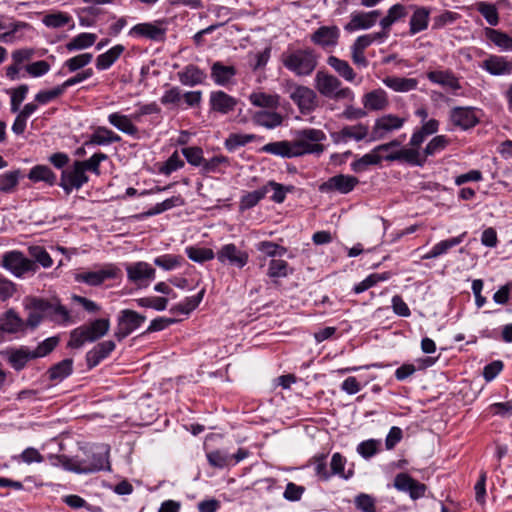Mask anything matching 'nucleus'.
Wrapping results in <instances>:
<instances>
[{
    "label": "nucleus",
    "instance_id": "f3484780",
    "mask_svg": "<svg viewBox=\"0 0 512 512\" xmlns=\"http://www.w3.org/2000/svg\"><path fill=\"white\" fill-rule=\"evenodd\" d=\"M380 15L381 12L379 10L353 12L351 13L350 21L344 26V29L348 32L369 29L375 25Z\"/></svg>",
    "mask_w": 512,
    "mask_h": 512
},
{
    "label": "nucleus",
    "instance_id": "423d86ee",
    "mask_svg": "<svg viewBox=\"0 0 512 512\" xmlns=\"http://www.w3.org/2000/svg\"><path fill=\"white\" fill-rule=\"evenodd\" d=\"M88 181V175L79 160H76L70 167L62 170L58 185L69 195L73 190H79Z\"/></svg>",
    "mask_w": 512,
    "mask_h": 512
},
{
    "label": "nucleus",
    "instance_id": "37998d69",
    "mask_svg": "<svg viewBox=\"0 0 512 512\" xmlns=\"http://www.w3.org/2000/svg\"><path fill=\"white\" fill-rule=\"evenodd\" d=\"M385 156H381L378 154L375 149H373L371 152L363 155L359 159L355 160L351 163L352 170L355 172H363L365 171L369 166L371 165H378L381 163L382 160H386Z\"/></svg>",
    "mask_w": 512,
    "mask_h": 512
},
{
    "label": "nucleus",
    "instance_id": "5fc2aeb1",
    "mask_svg": "<svg viewBox=\"0 0 512 512\" xmlns=\"http://www.w3.org/2000/svg\"><path fill=\"white\" fill-rule=\"evenodd\" d=\"M205 290L202 289L197 295L187 297L183 302L171 308V312H179L181 314H189L201 303Z\"/></svg>",
    "mask_w": 512,
    "mask_h": 512
},
{
    "label": "nucleus",
    "instance_id": "bf43d9fd",
    "mask_svg": "<svg viewBox=\"0 0 512 512\" xmlns=\"http://www.w3.org/2000/svg\"><path fill=\"white\" fill-rule=\"evenodd\" d=\"M185 252L190 260L198 263L212 260L216 255L210 248H199L194 246L187 247Z\"/></svg>",
    "mask_w": 512,
    "mask_h": 512
},
{
    "label": "nucleus",
    "instance_id": "7c9ffc66",
    "mask_svg": "<svg viewBox=\"0 0 512 512\" xmlns=\"http://www.w3.org/2000/svg\"><path fill=\"white\" fill-rule=\"evenodd\" d=\"M427 78L432 83L450 88L452 90H459L461 88L458 78L450 70H435L427 73Z\"/></svg>",
    "mask_w": 512,
    "mask_h": 512
},
{
    "label": "nucleus",
    "instance_id": "603ef678",
    "mask_svg": "<svg viewBox=\"0 0 512 512\" xmlns=\"http://www.w3.org/2000/svg\"><path fill=\"white\" fill-rule=\"evenodd\" d=\"M390 278V273H373L367 276L363 281L356 284L353 288L354 293L360 294L369 288L375 286L379 282L386 281Z\"/></svg>",
    "mask_w": 512,
    "mask_h": 512
},
{
    "label": "nucleus",
    "instance_id": "a19ab883",
    "mask_svg": "<svg viewBox=\"0 0 512 512\" xmlns=\"http://www.w3.org/2000/svg\"><path fill=\"white\" fill-rule=\"evenodd\" d=\"M484 33L486 38L501 50L507 51L512 48V37L507 33L493 28H485Z\"/></svg>",
    "mask_w": 512,
    "mask_h": 512
},
{
    "label": "nucleus",
    "instance_id": "20e7f679",
    "mask_svg": "<svg viewBox=\"0 0 512 512\" xmlns=\"http://www.w3.org/2000/svg\"><path fill=\"white\" fill-rule=\"evenodd\" d=\"M110 329L109 319H96L89 324L75 328L70 333L68 346L78 349L86 342H94L105 336Z\"/></svg>",
    "mask_w": 512,
    "mask_h": 512
},
{
    "label": "nucleus",
    "instance_id": "9d476101",
    "mask_svg": "<svg viewBox=\"0 0 512 512\" xmlns=\"http://www.w3.org/2000/svg\"><path fill=\"white\" fill-rule=\"evenodd\" d=\"M24 308L28 311V316L25 322V328H37L46 317L47 300L38 297H26L24 299Z\"/></svg>",
    "mask_w": 512,
    "mask_h": 512
},
{
    "label": "nucleus",
    "instance_id": "58836bf2",
    "mask_svg": "<svg viewBox=\"0 0 512 512\" xmlns=\"http://www.w3.org/2000/svg\"><path fill=\"white\" fill-rule=\"evenodd\" d=\"M123 45H115L107 52L100 54L96 59V68L98 70H106L110 68L114 62L121 56L124 51Z\"/></svg>",
    "mask_w": 512,
    "mask_h": 512
},
{
    "label": "nucleus",
    "instance_id": "6e6d98bb",
    "mask_svg": "<svg viewBox=\"0 0 512 512\" xmlns=\"http://www.w3.org/2000/svg\"><path fill=\"white\" fill-rule=\"evenodd\" d=\"M183 257L174 254H164L154 259V264L165 271L174 270L182 265Z\"/></svg>",
    "mask_w": 512,
    "mask_h": 512
},
{
    "label": "nucleus",
    "instance_id": "a878e982",
    "mask_svg": "<svg viewBox=\"0 0 512 512\" xmlns=\"http://www.w3.org/2000/svg\"><path fill=\"white\" fill-rule=\"evenodd\" d=\"M209 103L213 111L227 114L235 109L237 100L224 91L218 90L211 92Z\"/></svg>",
    "mask_w": 512,
    "mask_h": 512
},
{
    "label": "nucleus",
    "instance_id": "aec40b11",
    "mask_svg": "<svg viewBox=\"0 0 512 512\" xmlns=\"http://www.w3.org/2000/svg\"><path fill=\"white\" fill-rule=\"evenodd\" d=\"M450 120L454 126L463 130L474 127L479 119L472 107H455L450 112Z\"/></svg>",
    "mask_w": 512,
    "mask_h": 512
},
{
    "label": "nucleus",
    "instance_id": "f257e3e1",
    "mask_svg": "<svg viewBox=\"0 0 512 512\" xmlns=\"http://www.w3.org/2000/svg\"><path fill=\"white\" fill-rule=\"evenodd\" d=\"M326 134L321 129L304 128L294 131L292 140L267 143L262 151L283 158H296L304 155L320 156L325 151L323 142Z\"/></svg>",
    "mask_w": 512,
    "mask_h": 512
},
{
    "label": "nucleus",
    "instance_id": "c85d7f7f",
    "mask_svg": "<svg viewBox=\"0 0 512 512\" xmlns=\"http://www.w3.org/2000/svg\"><path fill=\"white\" fill-rule=\"evenodd\" d=\"M362 103L366 110L380 111L388 107L389 100L383 89H375L363 96Z\"/></svg>",
    "mask_w": 512,
    "mask_h": 512
},
{
    "label": "nucleus",
    "instance_id": "338daca9",
    "mask_svg": "<svg viewBox=\"0 0 512 512\" xmlns=\"http://www.w3.org/2000/svg\"><path fill=\"white\" fill-rule=\"evenodd\" d=\"M256 249L269 257L283 256L287 251L285 247L271 241L259 242L256 245Z\"/></svg>",
    "mask_w": 512,
    "mask_h": 512
},
{
    "label": "nucleus",
    "instance_id": "de8ad7c7",
    "mask_svg": "<svg viewBox=\"0 0 512 512\" xmlns=\"http://www.w3.org/2000/svg\"><path fill=\"white\" fill-rule=\"evenodd\" d=\"M31 359H35L32 357V351L26 348L13 350L8 357L9 363L17 371L22 370Z\"/></svg>",
    "mask_w": 512,
    "mask_h": 512
},
{
    "label": "nucleus",
    "instance_id": "0e129e2a",
    "mask_svg": "<svg viewBox=\"0 0 512 512\" xmlns=\"http://www.w3.org/2000/svg\"><path fill=\"white\" fill-rule=\"evenodd\" d=\"M92 59V53H82L66 60L64 62V67H66L69 72H75L87 66L92 61Z\"/></svg>",
    "mask_w": 512,
    "mask_h": 512
},
{
    "label": "nucleus",
    "instance_id": "473e14b6",
    "mask_svg": "<svg viewBox=\"0 0 512 512\" xmlns=\"http://www.w3.org/2000/svg\"><path fill=\"white\" fill-rule=\"evenodd\" d=\"M411 7L414 8V12L410 18L409 32L411 35H415L427 29L429 23L430 10L426 7Z\"/></svg>",
    "mask_w": 512,
    "mask_h": 512
},
{
    "label": "nucleus",
    "instance_id": "79ce46f5",
    "mask_svg": "<svg viewBox=\"0 0 512 512\" xmlns=\"http://www.w3.org/2000/svg\"><path fill=\"white\" fill-rule=\"evenodd\" d=\"M73 372V360L70 358L64 359L59 363L53 365L49 370V379L52 381H62L71 375Z\"/></svg>",
    "mask_w": 512,
    "mask_h": 512
},
{
    "label": "nucleus",
    "instance_id": "412c9836",
    "mask_svg": "<svg viewBox=\"0 0 512 512\" xmlns=\"http://www.w3.org/2000/svg\"><path fill=\"white\" fill-rule=\"evenodd\" d=\"M116 348L112 340L102 341L96 344L86 353V363L89 369L96 367L101 361L106 359Z\"/></svg>",
    "mask_w": 512,
    "mask_h": 512
},
{
    "label": "nucleus",
    "instance_id": "864d4df0",
    "mask_svg": "<svg viewBox=\"0 0 512 512\" xmlns=\"http://www.w3.org/2000/svg\"><path fill=\"white\" fill-rule=\"evenodd\" d=\"M21 178L20 170L8 171L0 174V192L11 193L14 191Z\"/></svg>",
    "mask_w": 512,
    "mask_h": 512
},
{
    "label": "nucleus",
    "instance_id": "e2e57ef3",
    "mask_svg": "<svg viewBox=\"0 0 512 512\" xmlns=\"http://www.w3.org/2000/svg\"><path fill=\"white\" fill-rule=\"evenodd\" d=\"M108 158V156L105 153H95L93 154L89 159L80 161L81 166L85 170V172L90 171L94 173L96 176H99L101 174L100 171V164L102 161H105Z\"/></svg>",
    "mask_w": 512,
    "mask_h": 512
},
{
    "label": "nucleus",
    "instance_id": "2eb2a0df",
    "mask_svg": "<svg viewBox=\"0 0 512 512\" xmlns=\"http://www.w3.org/2000/svg\"><path fill=\"white\" fill-rule=\"evenodd\" d=\"M130 36L143 37L152 41H163L166 35V28L163 22L139 23L133 26L129 31Z\"/></svg>",
    "mask_w": 512,
    "mask_h": 512
},
{
    "label": "nucleus",
    "instance_id": "e433bc0d",
    "mask_svg": "<svg viewBox=\"0 0 512 512\" xmlns=\"http://www.w3.org/2000/svg\"><path fill=\"white\" fill-rule=\"evenodd\" d=\"M466 232H463L462 234H460L459 236L457 237H453V238H450V239H446V240H442L440 242H438L437 244H435L432 249L424 256V259H433V258H437L445 253H447V251L457 245H459L460 243L463 242L465 236H466Z\"/></svg>",
    "mask_w": 512,
    "mask_h": 512
},
{
    "label": "nucleus",
    "instance_id": "3c124183",
    "mask_svg": "<svg viewBox=\"0 0 512 512\" xmlns=\"http://www.w3.org/2000/svg\"><path fill=\"white\" fill-rule=\"evenodd\" d=\"M267 194V189L263 186L257 190L251 191L243 195L240 199V209L249 210L256 206Z\"/></svg>",
    "mask_w": 512,
    "mask_h": 512
},
{
    "label": "nucleus",
    "instance_id": "c03bdc74",
    "mask_svg": "<svg viewBox=\"0 0 512 512\" xmlns=\"http://www.w3.org/2000/svg\"><path fill=\"white\" fill-rule=\"evenodd\" d=\"M263 188L267 189V193L272 191L270 199L275 203H283L286 199L287 193H291L294 190L292 185H283L273 180L268 181Z\"/></svg>",
    "mask_w": 512,
    "mask_h": 512
},
{
    "label": "nucleus",
    "instance_id": "a18cd8bd",
    "mask_svg": "<svg viewBox=\"0 0 512 512\" xmlns=\"http://www.w3.org/2000/svg\"><path fill=\"white\" fill-rule=\"evenodd\" d=\"M97 39L96 34L93 33H80L72 38L66 45L69 52L82 50L91 47Z\"/></svg>",
    "mask_w": 512,
    "mask_h": 512
},
{
    "label": "nucleus",
    "instance_id": "09e8293b",
    "mask_svg": "<svg viewBox=\"0 0 512 512\" xmlns=\"http://www.w3.org/2000/svg\"><path fill=\"white\" fill-rule=\"evenodd\" d=\"M346 458L340 453L336 452L332 455L330 462V473L331 477L333 475H338L339 477L348 480L353 476V471L349 470L345 472Z\"/></svg>",
    "mask_w": 512,
    "mask_h": 512
},
{
    "label": "nucleus",
    "instance_id": "13d9d810",
    "mask_svg": "<svg viewBox=\"0 0 512 512\" xmlns=\"http://www.w3.org/2000/svg\"><path fill=\"white\" fill-rule=\"evenodd\" d=\"M31 260L37 265L40 264L43 268H49L53 264V260L49 253L42 246H30L28 248Z\"/></svg>",
    "mask_w": 512,
    "mask_h": 512
},
{
    "label": "nucleus",
    "instance_id": "dca6fc26",
    "mask_svg": "<svg viewBox=\"0 0 512 512\" xmlns=\"http://www.w3.org/2000/svg\"><path fill=\"white\" fill-rule=\"evenodd\" d=\"M128 280L139 286L147 285V282L155 279V269L147 262L139 261L126 265Z\"/></svg>",
    "mask_w": 512,
    "mask_h": 512
},
{
    "label": "nucleus",
    "instance_id": "69168bd1",
    "mask_svg": "<svg viewBox=\"0 0 512 512\" xmlns=\"http://www.w3.org/2000/svg\"><path fill=\"white\" fill-rule=\"evenodd\" d=\"M222 165H229V159L226 156L217 155L208 160L204 159V163L201 169L204 174L218 173L221 171L220 167Z\"/></svg>",
    "mask_w": 512,
    "mask_h": 512
},
{
    "label": "nucleus",
    "instance_id": "ea45409f",
    "mask_svg": "<svg viewBox=\"0 0 512 512\" xmlns=\"http://www.w3.org/2000/svg\"><path fill=\"white\" fill-rule=\"evenodd\" d=\"M327 64L332 67L342 78L348 82L355 80L356 74L350 64L336 56H329Z\"/></svg>",
    "mask_w": 512,
    "mask_h": 512
},
{
    "label": "nucleus",
    "instance_id": "5701e85b",
    "mask_svg": "<svg viewBox=\"0 0 512 512\" xmlns=\"http://www.w3.org/2000/svg\"><path fill=\"white\" fill-rule=\"evenodd\" d=\"M482 69L494 76L509 75L512 73V62L503 56L489 55L480 65Z\"/></svg>",
    "mask_w": 512,
    "mask_h": 512
},
{
    "label": "nucleus",
    "instance_id": "f8f14e48",
    "mask_svg": "<svg viewBox=\"0 0 512 512\" xmlns=\"http://www.w3.org/2000/svg\"><path fill=\"white\" fill-rule=\"evenodd\" d=\"M340 38V29L336 25L320 26L310 36L313 44L324 50L335 48Z\"/></svg>",
    "mask_w": 512,
    "mask_h": 512
},
{
    "label": "nucleus",
    "instance_id": "1a4fd4ad",
    "mask_svg": "<svg viewBox=\"0 0 512 512\" xmlns=\"http://www.w3.org/2000/svg\"><path fill=\"white\" fill-rule=\"evenodd\" d=\"M289 96L303 115L311 113L318 106L317 95L315 91L309 87L297 85L290 92Z\"/></svg>",
    "mask_w": 512,
    "mask_h": 512
},
{
    "label": "nucleus",
    "instance_id": "4468645a",
    "mask_svg": "<svg viewBox=\"0 0 512 512\" xmlns=\"http://www.w3.org/2000/svg\"><path fill=\"white\" fill-rule=\"evenodd\" d=\"M394 487L401 492L409 494L410 498L417 500L425 496L427 487L425 484L413 479L407 473H399L394 478Z\"/></svg>",
    "mask_w": 512,
    "mask_h": 512
},
{
    "label": "nucleus",
    "instance_id": "39448f33",
    "mask_svg": "<svg viewBox=\"0 0 512 512\" xmlns=\"http://www.w3.org/2000/svg\"><path fill=\"white\" fill-rule=\"evenodd\" d=\"M146 320V317L134 310L123 309L117 317V326L114 337L122 341L136 329H138Z\"/></svg>",
    "mask_w": 512,
    "mask_h": 512
},
{
    "label": "nucleus",
    "instance_id": "6ab92c4d",
    "mask_svg": "<svg viewBox=\"0 0 512 512\" xmlns=\"http://www.w3.org/2000/svg\"><path fill=\"white\" fill-rule=\"evenodd\" d=\"M117 275V268L108 266L97 271H84L76 274L75 280L77 282L86 283L90 286H98L105 282L107 279L115 278Z\"/></svg>",
    "mask_w": 512,
    "mask_h": 512
},
{
    "label": "nucleus",
    "instance_id": "f03ea898",
    "mask_svg": "<svg viewBox=\"0 0 512 512\" xmlns=\"http://www.w3.org/2000/svg\"><path fill=\"white\" fill-rule=\"evenodd\" d=\"M449 144V139L445 135L433 137L421 152L415 148H401L388 154L386 161H402L413 166H423L429 156H433L443 151Z\"/></svg>",
    "mask_w": 512,
    "mask_h": 512
},
{
    "label": "nucleus",
    "instance_id": "393cba45",
    "mask_svg": "<svg viewBox=\"0 0 512 512\" xmlns=\"http://www.w3.org/2000/svg\"><path fill=\"white\" fill-rule=\"evenodd\" d=\"M340 86L341 81L337 77L323 71L317 72L315 76V88L321 95L331 98Z\"/></svg>",
    "mask_w": 512,
    "mask_h": 512
},
{
    "label": "nucleus",
    "instance_id": "49530a36",
    "mask_svg": "<svg viewBox=\"0 0 512 512\" xmlns=\"http://www.w3.org/2000/svg\"><path fill=\"white\" fill-rule=\"evenodd\" d=\"M293 269L289 267V264L282 259H272L269 262L267 275L272 279L285 278L289 274H292Z\"/></svg>",
    "mask_w": 512,
    "mask_h": 512
},
{
    "label": "nucleus",
    "instance_id": "774afa93",
    "mask_svg": "<svg viewBox=\"0 0 512 512\" xmlns=\"http://www.w3.org/2000/svg\"><path fill=\"white\" fill-rule=\"evenodd\" d=\"M314 471L320 480L328 481L331 478L327 469V454H319L314 457Z\"/></svg>",
    "mask_w": 512,
    "mask_h": 512
},
{
    "label": "nucleus",
    "instance_id": "cd10ccee",
    "mask_svg": "<svg viewBox=\"0 0 512 512\" xmlns=\"http://www.w3.org/2000/svg\"><path fill=\"white\" fill-rule=\"evenodd\" d=\"M0 327L4 334L25 331V322L14 309H8L0 316Z\"/></svg>",
    "mask_w": 512,
    "mask_h": 512
},
{
    "label": "nucleus",
    "instance_id": "4be33fe9",
    "mask_svg": "<svg viewBox=\"0 0 512 512\" xmlns=\"http://www.w3.org/2000/svg\"><path fill=\"white\" fill-rule=\"evenodd\" d=\"M237 69L233 65H225L221 61H216L211 66L210 76L215 84L219 86H228L234 82Z\"/></svg>",
    "mask_w": 512,
    "mask_h": 512
},
{
    "label": "nucleus",
    "instance_id": "0eeeda50",
    "mask_svg": "<svg viewBox=\"0 0 512 512\" xmlns=\"http://www.w3.org/2000/svg\"><path fill=\"white\" fill-rule=\"evenodd\" d=\"M407 122V118L394 114H385L377 118L372 127L369 141L385 139L394 131L400 130Z\"/></svg>",
    "mask_w": 512,
    "mask_h": 512
},
{
    "label": "nucleus",
    "instance_id": "9b49d317",
    "mask_svg": "<svg viewBox=\"0 0 512 512\" xmlns=\"http://www.w3.org/2000/svg\"><path fill=\"white\" fill-rule=\"evenodd\" d=\"M217 260L222 264L243 268L249 260L246 251L239 249L234 243L223 245L216 253Z\"/></svg>",
    "mask_w": 512,
    "mask_h": 512
},
{
    "label": "nucleus",
    "instance_id": "7ed1b4c3",
    "mask_svg": "<svg viewBox=\"0 0 512 512\" xmlns=\"http://www.w3.org/2000/svg\"><path fill=\"white\" fill-rule=\"evenodd\" d=\"M281 62L296 76H309L317 67L318 57L311 48L289 49L281 55Z\"/></svg>",
    "mask_w": 512,
    "mask_h": 512
},
{
    "label": "nucleus",
    "instance_id": "2f4dec72",
    "mask_svg": "<svg viewBox=\"0 0 512 512\" xmlns=\"http://www.w3.org/2000/svg\"><path fill=\"white\" fill-rule=\"evenodd\" d=\"M47 306L48 307L46 308V317L49 318L50 320L59 324L74 322L68 309L62 304H60L58 300H47Z\"/></svg>",
    "mask_w": 512,
    "mask_h": 512
},
{
    "label": "nucleus",
    "instance_id": "72a5a7b5",
    "mask_svg": "<svg viewBox=\"0 0 512 512\" xmlns=\"http://www.w3.org/2000/svg\"><path fill=\"white\" fill-rule=\"evenodd\" d=\"M120 141L121 137L118 134L106 127L99 126L91 134L89 141L85 145H109Z\"/></svg>",
    "mask_w": 512,
    "mask_h": 512
},
{
    "label": "nucleus",
    "instance_id": "b1692460",
    "mask_svg": "<svg viewBox=\"0 0 512 512\" xmlns=\"http://www.w3.org/2000/svg\"><path fill=\"white\" fill-rule=\"evenodd\" d=\"M369 135V127L366 124L344 126L339 132L333 134L334 142H347L352 139L357 142L364 140Z\"/></svg>",
    "mask_w": 512,
    "mask_h": 512
},
{
    "label": "nucleus",
    "instance_id": "ddd939ff",
    "mask_svg": "<svg viewBox=\"0 0 512 512\" xmlns=\"http://www.w3.org/2000/svg\"><path fill=\"white\" fill-rule=\"evenodd\" d=\"M358 183L359 180L354 176L339 174L323 182L319 186V190L323 193L337 191L341 194H347L351 192Z\"/></svg>",
    "mask_w": 512,
    "mask_h": 512
},
{
    "label": "nucleus",
    "instance_id": "c756f323",
    "mask_svg": "<svg viewBox=\"0 0 512 512\" xmlns=\"http://www.w3.org/2000/svg\"><path fill=\"white\" fill-rule=\"evenodd\" d=\"M382 82L386 87L398 93H407L418 87V80L416 78L387 76L383 78Z\"/></svg>",
    "mask_w": 512,
    "mask_h": 512
},
{
    "label": "nucleus",
    "instance_id": "6e6552de",
    "mask_svg": "<svg viewBox=\"0 0 512 512\" xmlns=\"http://www.w3.org/2000/svg\"><path fill=\"white\" fill-rule=\"evenodd\" d=\"M2 266L16 277H22L26 273H35L38 266L22 252L10 251L4 254Z\"/></svg>",
    "mask_w": 512,
    "mask_h": 512
},
{
    "label": "nucleus",
    "instance_id": "4d7b16f0",
    "mask_svg": "<svg viewBox=\"0 0 512 512\" xmlns=\"http://www.w3.org/2000/svg\"><path fill=\"white\" fill-rule=\"evenodd\" d=\"M255 139V134L232 133L225 140V148L228 151L232 152L236 150L238 147L245 146L246 144L254 141Z\"/></svg>",
    "mask_w": 512,
    "mask_h": 512
},
{
    "label": "nucleus",
    "instance_id": "4c0bfd02",
    "mask_svg": "<svg viewBox=\"0 0 512 512\" xmlns=\"http://www.w3.org/2000/svg\"><path fill=\"white\" fill-rule=\"evenodd\" d=\"M28 179L32 182H45L49 186L56 184V174L46 165L34 166L29 174Z\"/></svg>",
    "mask_w": 512,
    "mask_h": 512
},
{
    "label": "nucleus",
    "instance_id": "c9c22d12",
    "mask_svg": "<svg viewBox=\"0 0 512 512\" xmlns=\"http://www.w3.org/2000/svg\"><path fill=\"white\" fill-rule=\"evenodd\" d=\"M253 121L259 126L267 129H273L282 124L283 116L275 111L261 110L253 115Z\"/></svg>",
    "mask_w": 512,
    "mask_h": 512
},
{
    "label": "nucleus",
    "instance_id": "680f3d73",
    "mask_svg": "<svg viewBox=\"0 0 512 512\" xmlns=\"http://www.w3.org/2000/svg\"><path fill=\"white\" fill-rule=\"evenodd\" d=\"M249 99L251 103L257 107L276 108L279 104L278 96H273L262 92L252 93Z\"/></svg>",
    "mask_w": 512,
    "mask_h": 512
},
{
    "label": "nucleus",
    "instance_id": "f704fd0d",
    "mask_svg": "<svg viewBox=\"0 0 512 512\" xmlns=\"http://www.w3.org/2000/svg\"><path fill=\"white\" fill-rule=\"evenodd\" d=\"M108 121L116 129L127 135L135 136L138 133L137 126L134 125L128 115L114 112L108 115Z\"/></svg>",
    "mask_w": 512,
    "mask_h": 512
},
{
    "label": "nucleus",
    "instance_id": "8fccbe9b",
    "mask_svg": "<svg viewBox=\"0 0 512 512\" xmlns=\"http://www.w3.org/2000/svg\"><path fill=\"white\" fill-rule=\"evenodd\" d=\"M476 9L485 18L489 25H498L499 13L497 7L494 4L480 1L476 3Z\"/></svg>",
    "mask_w": 512,
    "mask_h": 512
},
{
    "label": "nucleus",
    "instance_id": "a211bd4d",
    "mask_svg": "<svg viewBox=\"0 0 512 512\" xmlns=\"http://www.w3.org/2000/svg\"><path fill=\"white\" fill-rule=\"evenodd\" d=\"M109 468L108 449L101 447L99 451L93 452L87 459L82 460V466H78L80 474L94 473Z\"/></svg>",
    "mask_w": 512,
    "mask_h": 512
},
{
    "label": "nucleus",
    "instance_id": "bb28decb",
    "mask_svg": "<svg viewBox=\"0 0 512 512\" xmlns=\"http://www.w3.org/2000/svg\"><path fill=\"white\" fill-rule=\"evenodd\" d=\"M177 77L182 85L194 87L203 84L207 75L198 66L189 64L177 73Z\"/></svg>",
    "mask_w": 512,
    "mask_h": 512
},
{
    "label": "nucleus",
    "instance_id": "052dcab7",
    "mask_svg": "<svg viewBox=\"0 0 512 512\" xmlns=\"http://www.w3.org/2000/svg\"><path fill=\"white\" fill-rule=\"evenodd\" d=\"M184 201L180 196H173L164 200L161 203H157L154 207L150 208L145 215L146 216H154L157 214H161L167 210H170L176 206L183 205Z\"/></svg>",
    "mask_w": 512,
    "mask_h": 512
}]
</instances>
